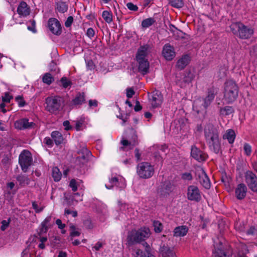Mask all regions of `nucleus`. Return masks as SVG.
Listing matches in <instances>:
<instances>
[{"instance_id": "obj_29", "label": "nucleus", "mask_w": 257, "mask_h": 257, "mask_svg": "<svg viewBox=\"0 0 257 257\" xmlns=\"http://www.w3.org/2000/svg\"><path fill=\"white\" fill-rule=\"evenodd\" d=\"M195 77V75L194 71L191 70L186 71L182 78V82L189 83L194 79Z\"/></svg>"}, {"instance_id": "obj_14", "label": "nucleus", "mask_w": 257, "mask_h": 257, "mask_svg": "<svg viewBox=\"0 0 257 257\" xmlns=\"http://www.w3.org/2000/svg\"><path fill=\"white\" fill-rule=\"evenodd\" d=\"M163 95L159 91H154L149 95V101L152 106L154 108L160 106L163 102Z\"/></svg>"}, {"instance_id": "obj_40", "label": "nucleus", "mask_w": 257, "mask_h": 257, "mask_svg": "<svg viewBox=\"0 0 257 257\" xmlns=\"http://www.w3.org/2000/svg\"><path fill=\"white\" fill-rule=\"evenodd\" d=\"M234 112V109L232 106H226L220 109V113L225 115H229Z\"/></svg>"}, {"instance_id": "obj_44", "label": "nucleus", "mask_w": 257, "mask_h": 257, "mask_svg": "<svg viewBox=\"0 0 257 257\" xmlns=\"http://www.w3.org/2000/svg\"><path fill=\"white\" fill-rule=\"evenodd\" d=\"M11 221V219L9 218L8 220H4L2 221V225L1 229L2 231H5L9 226Z\"/></svg>"}, {"instance_id": "obj_35", "label": "nucleus", "mask_w": 257, "mask_h": 257, "mask_svg": "<svg viewBox=\"0 0 257 257\" xmlns=\"http://www.w3.org/2000/svg\"><path fill=\"white\" fill-rule=\"evenodd\" d=\"M217 93V88H215L214 87H211V88H209L208 89L207 91V95L206 96L207 98H208V99H210L212 101L214 98V97L215 95Z\"/></svg>"}, {"instance_id": "obj_47", "label": "nucleus", "mask_w": 257, "mask_h": 257, "mask_svg": "<svg viewBox=\"0 0 257 257\" xmlns=\"http://www.w3.org/2000/svg\"><path fill=\"white\" fill-rule=\"evenodd\" d=\"M71 231L70 232V236L71 237L79 236L80 235V232L78 231L75 230V227L74 225L70 226Z\"/></svg>"}, {"instance_id": "obj_50", "label": "nucleus", "mask_w": 257, "mask_h": 257, "mask_svg": "<svg viewBox=\"0 0 257 257\" xmlns=\"http://www.w3.org/2000/svg\"><path fill=\"white\" fill-rule=\"evenodd\" d=\"M44 143L47 145L49 147H52L53 146V139L49 137H46L44 140Z\"/></svg>"}, {"instance_id": "obj_34", "label": "nucleus", "mask_w": 257, "mask_h": 257, "mask_svg": "<svg viewBox=\"0 0 257 257\" xmlns=\"http://www.w3.org/2000/svg\"><path fill=\"white\" fill-rule=\"evenodd\" d=\"M54 81V77L49 73H45L42 77V81L47 84L50 85Z\"/></svg>"}, {"instance_id": "obj_5", "label": "nucleus", "mask_w": 257, "mask_h": 257, "mask_svg": "<svg viewBox=\"0 0 257 257\" xmlns=\"http://www.w3.org/2000/svg\"><path fill=\"white\" fill-rule=\"evenodd\" d=\"M230 28L234 34H236L240 39H247L253 34V30L241 23H236L231 25Z\"/></svg>"}, {"instance_id": "obj_24", "label": "nucleus", "mask_w": 257, "mask_h": 257, "mask_svg": "<svg viewBox=\"0 0 257 257\" xmlns=\"http://www.w3.org/2000/svg\"><path fill=\"white\" fill-rule=\"evenodd\" d=\"M136 60L139 64V71L143 75L147 74L149 69V63L148 59Z\"/></svg>"}, {"instance_id": "obj_6", "label": "nucleus", "mask_w": 257, "mask_h": 257, "mask_svg": "<svg viewBox=\"0 0 257 257\" xmlns=\"http://www.w3.org/2000/svg\"><path fill=\"white\" fill-rule=\"evenodd\" d=\"M154 166L150 163L144 162L139 163L137 167V173L143 179L151 178L154 174Z\"/></svg>"}, {"instance_id": "obj_25", "label": "nucleus", "mask_w": 257, "mask_h": 257, "mask_svg": "<svg viewBox=\"0 0 257 257\" xmlns=\"http://www.w3.org/2000/svg\"><path fill=\"white\" fill-rule=\"evenodd\" d=\"M190 61V56L188 55H184L178 60L176 67L179 69L182 70L189 64Z\"/></svg>"}, {"instance_id": "obj_31", "label": "nucleus", "mask_w": 257, "mask_h": 257, "mask_svg": "<svg viewBox=\"0 0 257 257\" xmlns=\"http://www.w3.org/2000/svg\"><path fill=\"white\" fill-rule=\"evenodd\" d=\"M85 95L84 92L78 93L75 97L73 99L72 102L75 105H81L85 101Z\"/></svg>"}, {"instance_id": "obj_54", "label": "nucleus", "mask_w": 257, "mask_h": 257, "mask_svg": "<svg viewBox=\"0 0 257 257\" xmlns=\"http://www.w3.org/2000/svg\"><path fill=\"white\" fill-rule=\"evenodd\" d=\"M16 100L18 102L19 105L23 107L25 105V101L24 100L23 97L21 96H18L16 97Z\"/></svg>"}, {"instance_id": "obj_15", "label": "nucleus", "mask_w": 257, "mask_h": 257, "mask_svg": "<svg viewBox=\"0 0 257 257\" xmlns=\"http://www.w3.org/2000/svg\"><path fill=\"white\" fill-rule=\"evenodd\" d=\"M35 125L33 122H29L27 118H22L15 121V126L19 130L30 129Z\"/></svg>"}, {"instance_id": "obj_55", "label": "nucleus", "mask_w": 257, "mask_h": 257, "mask_svg": "<svg viewBox=\"0 0 257 257\" xmlns=\"http://www.w3.org/2000/svg\"><path fill=\"white\" fill-rule=\"evenodd\" d=\"M41 228L40 231L38 232V235H42L43 233H46L48 229V226H43L41 225Z\"/></svg>"}, {"instance_id": "obj_42", "label": "nucleus", "mask_w": 257, "mask_h": 257, "mask_svg": "<svg viewBox=\"0 0 257 257\" xmlns=\"http://www.w3.org/2000/svg\"><path fill=\"white\" fill-rule=\"evenodd\" d=\"M153 226L156 233H160L163 230V225L159 221H154Z\"/></svg>"}, {"instance_id": "obj_46", "label": "nucleus", "mask_w": 257, "mask_h": 257, "mask_svg": "<svg viewBox=\"0 0 257 257\" xmlns=\"http://www.w3.org/2000/svg\"><path fill=\"white\" fill-rule=\"evenodd\" d=\"M243 150L246 155L250 156L251 153V147L249 144L247 143L244 144L243 146Z\"/></svg>"}, {"instance_id": "obj_60", "label": "nucleus", "mask_w": 257, "mask_h": 257, "mask_svg": "<svg viewBox=\"0 0 257 257\" xmlns=\"http://www.w3.org/2000/svg\"><path fill=\"white\" fill-rule=\"evenodd\" d=\"M63 125L65 127L66 131H69L72 128V127L70 124V122L68 120H65L63 122Z\"/></svg>"}, {"instance_id": "obj_21", "label": "nucleus", "mask_w": 257, "mask_h": 257, "mask_svg": "<svg viewBox=\"0 0 257 257\" xmlns=\"http://www.w3.org/2000/svg\"><path fill=\"white\" fill-rule=\"evenodd\" d=\"M246 192V186L243 183H240L237 186L235 189V195L237 199L242 200L245 197Z\"/></svg>"}, {"instance_id": "obj_23", "label": "nucleus", "mask_w": 257, "mask_h": 257, "mask_svg": "<svg viewBox=\"0 0 257 257\" xmlns=\"http://www.w3.org/2000/svg\"><path fill=\"white\" fill-rule=\"evenodd\" d=\"M159 251L162 257H176L174 250L164 244L161 246Z\"/></svg>"}, {"instance_id": "obj_19", "label": "nucleus", "mask_w": 257, "mask_h": 257, "mask_svg": "<svg viewBox=\"0 0 257 257\" xmlns=\"http://www.w3.org/2000/svg\"><path fill=\"white\" fill-rule=\"evenodd\" d=\"M150 48L148 45L141 46L136 54V60L147 59L146 57L150 53Z\"/></svg>"}, {"instance_id": "obj_10", "label": "nucleus", "mask_w": 257, "mask_h": 257, "mask_svg": "<svg viewBox=\"0 0 257 257\" xmlns=\"http://www.w3.org/2000/svg\"><path fill=\"white\" fill-rule=\"evenodd\" d=\"M187 198L190 201L199 202L201 200V196L199 188L194 185L189 186L187 188Z\"/></svg>"}, {"instance_id": "obj_48", "label": "nucleus", "mask_w": 257, "mask_h": 257, "mask_svg": "<svg viewBox=\"0 0 257 257\" xmlns=\"http://www.w3.org/2000/svg\"><path fill=\"white\" fill-rule=\"evenodd\" d=\"M156 148L158 150V151H159L161 153H163L165 155L166 154L168 150V146H167L166 145L156 147Z\"/></svg>"}, {"instance_id": "obj_33", "label": "nucleus", "mask_w": 257, "mask_h": 257, "mask_svg": "<svg viewBox=\"0 0 257 257\" xmlns=\"http://www.w3.org/2000/svg\"><path fill=\"white\" fill-rule=\"evenodd\" d=\"M52 176L55 182H58L61 180L62 173L58 167H55L52 168Z\"/></svg>"}, {"instance_id": "obj_63", "label": "nucleus", "mask_w": 257, "mask_h": 257, "mask_svg": "<svg viewBox=\"0 0 257 257\" xmlns=\"http://www.w3.org/2000/svg\"><path fill=\"white\" fill-rule=\"evenodd\" d=\"M98 101L96 100H92L90 99L89 100V106L90 107H96L97 106Z\"/></svg>"}, {"instance_id": "obj_3", "label": "nucleus", "mask_w": 257, "mask_h": 257, "mask_svg": "<svg viewBox=\"0 0 257 257\" xmlns=\"http://www.w3.org/2000/svg\"><path fill=\"white\" fill-rule=\"evenodd\" d=\"M45 110L51 113L57 114L65 105L64 98L60 96H51L45 99Z\"/></svg>"}, {"instance_id": "obj_11", "label": "nucleus", "mask_w": 257, "mask_h": 257, "mask_svg": "<svg viewBox=\"0 0 257 257\" xmlns=\"http://www.w3.org/2000/svg\"><path fill=\"white\" fill-rule=\"evenodd\" d=\"M245 182L249 188L253 192L257 191V177L251 171H247L244 174Z\"/></svg>"}, {"instance_id": "obj_37", "label": "nucleus", "mask_w": 257, "mask_h": 257, "mask_svg": "<svg viewBox=\"0 0 257 257\" xmlns=\"http://www.w3.org/2000/svg\"><path fill=\"white\" fill-rule=\"evenodd\" d=\"M169 4L174 8H181L184 6L183 0H168Z\"/></svg>"}, {"instance_id": "obj_36", "label": "nucleus", "mask_w": 257, "mask_h": 257, "mask_svg": "<svg viewBox=\"0 0 257 257\" xmlns=\"http://www.w3.org/2000/svg\"><path fill=\"white\" fill-rule=\"evenodd\" d=\"M102 17L104 21L108 24L112 21V14L110 11H103L102 14Z\"/></svg>"}, {"instance_id": "obj_26", "label": "nucleus", "mask_w": 257, "mask_h": 257, "mask_svg": "<svg viewBox=\"0 0 257 257\" xmlns=\"http://www.w3.org/2000/svg\"><path fill=\"white\" fill-rule=\"evenodd\" d=\"M188 228L186 226L182 225L176 227L174 230V236L176 237L184 236L188 232Z\"/></svg>"}, {"instance_id": "obj_12", "label": "nucleus", "mask_w": 257, "mask_h": 257, "mask_svg": "<svg viewBox=\"0 0 257 257\" xmlns=\"http://www.w3.org/2000/svg\"><path fill=\"white\" fill-rule=\"evenodd\" d=\"M78 154L79 156L76 158V162L80 166L87 163L92 156L91 152L84 147L78 151Z\"/></svg>"}, {"instance_id": "obj_13", "label": "nucleus", "mask_w": 257, "mask_h": 257, "mask_svg": "<svg viewBox=\"0 0 257 257\" xmlns=\"http://www.w3.org/2000/svg\"><path fill=\"white\" fill-rule=\"evenodd\" d=\"M49 30L54 35L59 36L62 33V28L60 22L55 18H50L48 22Z\"/></svg>"}, {"instance_id": "obj_28", "label": "nucleus", "mask_w": 257, "mask_h": 257, "mask_svg": "<svg viewBox=\"0 0 257 257\" xmlns=\"http://www.w3.org/2000/svg\"><path fill=\"white\" fill-rule=\"evenodd\" d=\"M16 179L19 182V185L22 187L28 185L30 182V179L28 176L22 174L18 175L16 177Z\"/></svg>"}, {"instance_id": "obj_18", "label": "nucleus", "mask_w": 257, "mask_h": 257, "mask_svg": "<svg viewBox=\"0 0 257 257\" xmlns=\"http://www.w3.org/2000/svg\"><path fill=\"white\" fill-rule=\"evenodd\" d=\"M174 189V186L173 184L170 182H166L159 189L158 191L162 196L167 197L173 191Z\"/></svg>"}, {"instance_id": "obj_62", "label": "nucleus", "mask_w": 257, "mask_h": 257, "mask_svg": "<svg viewBox=\"0 0 257 257\" xmlns=\"http://www.w3.org/2000/svg\"><path fill=\"white\" fill-rule=\"evenodd\" d=\"M32 206H33V209H34L35 210V211L37 213L40 212L43 210V208H39L38 207V204H37V203L36 202H33L32 203Z\"/></svg>"}, {"instance_id": "obj_57", "label": "nucleus", "mask_w": 257, "mask_h": 257, "mask_svg": "<svg viewBox=\"0 0 257 257\" xmlns=\"http://www.w3.org/2000/svg\"><path fill=\"white\" fill-rule=\"evenodd\" d=\"M94 31L92 28H88L87 30L86 35L87 36L90 38H92L94 36Z\"/></svg>"}, {"instance_id": "obj_27", "label": "nucleus", "mask_w": 257, "mask_h": 257, "mask_svg": "<svg viewBox=\"0 0 257 257\" xmlns=\"http://www.w3.org/2000/svg\"><path fill=\"white\" fill-rule=\"evenodd\" d=\"M235 133L232 129L227 130L222 136L223 140H227L229 144H232L235 138Z\"/></svg>"}, {"instance_id": "obj_61", "label": "nucleus", "mask_w": 257, "mask_h": 257, "mask_svg": "<svg viewBox=\"0 0 257 257\" xmlns=\"http://www.w3.org/2000/svg\"><path fill=\"white\" fill-rule=\"evenodd\" d=\"M65 214H72L73 217H75L77 216V212L76 211H71L69 209H65Z\"/></svg>"}, {"instance_id": "obj_7", "label": "nucleus", "mask_w": 257, "mask_h": 257, "mask_svg": "<svg viewBox=\"0 0 257 257\" xmlns=\"http://www.w3.org/2000/svg\"><path fill=\"white\" fill-rule=\"evenodd\" d=\"M213 255L214 257H231L232 254V250L228 248L224 249L222 241L219 238L214 241Z\"/></svg>"}, {"instance_id": "obj_32", "label": "nucleus", "mask_w": 257, "mask_h": 257, "mask_svg": "<svg viewBox=\"0 0 257 257\" xmlns=\"http://www.w3.org/2000/svg\"><path fill=\"white\" fill-rule=\"evenodd\" d=\"M133 255L134 257H155L151 252H144L139 248L134 249Z\"/></svg>"}, {"instance_id": "obj_39", "label": "nucleus", "mask_w": 257, "mask_h": 257, "mask_svg": "<svg viewBox=\"0 0 257 257\" xmlns=\"http://www.w3.org/2000/svg\"><path fill=\"white\" fill-rule=\"evenodd\" d=\"M155 22V20L154 18H149L144 20L142 22V26L143 28H148L152 26Z\"/></svg>"}, {"instance_id": "obj_2", "label": "nucleus", "mask_w": 257, "mask_h": 257, "mask_svg": "<svg viewBox=\"0 0 257 257\" xmlns=\"http://www.w3.org/2000/svg\"><path fill=\"white\" fill-rule=\"evenodd\" d=\"M151 231L148 227H142L138 230H133L127 235L126 240L129 245L141 243L149 237Z\"/></svg>"}, {"instance_id": "obj_30", "label": "nucleus", "mask_w": 257, "mask_h": 257, "mask_svg": "<svg viewBox=\"0 0 257 257\" xmlns=\"http://www.w3.org/2000/svg\"><path fill=\"white\" fill-rule=\"evenodd\" d=\"M51 136L57 146L63 143V137L60 132L56 131H53L52 132Z\"/></svg>"}, {"instance_id": "obj_4", "label": "nucleus", "mask_w": 257, "mask_h": 257, "mask_svg": "<svg viewBox=\"0 0 257 257\" xmlns=\"http://www.w3.org/2000/svg\"><path fill=\"white\" fill-rule=\"evenodd\" d=\"M239 87L232 80H227L224 85V99L227 103L234 101L238 97Z\"/></svg>"}, {"instance_id": "obj_59", "label": "nucleus", "mask_w": 257, "mask_h": 257, "mask_svg": "<svg viewBox=\"0 0 257 257\" xmlns=\"http://www.w3.org/2000/svg\"><path fill=\"white\" fill-rule=\"evenodd\" d=\"M156 151L154 152V155L155 158L158 161H160L162 159V153L156 148Z\"/></svg>"}, {"instance_id": "obj_52", "label": "nucleus", "mask_w": 257, "mask_h": 257, "mask_svg": "<svg viewBox=\"0 0 257 257\" xmlns=\"http://www.w3.org/2000/svg\"><path fill=\"white\" fill-rule=\"evenodd\" d=\"M84 121L83 119H80L76 121L75 128L77 131H80L82 129V127L84 124Z\"/></svg>"}, {"instance_id": "obj_56", "label": "nucleus", "mask_w": 257, "mask_h": 257, "mask_svg": "<svg viewBox=\"0 0 257 257\" xmlns=\"http://www.w3.org/2000/svg\"><path fill=\"white\" fill-rule=\"evenodd\" d=\"M182 178L184 180H191L192 179V177L191 173H185L182 174Z\"/></svg>"}, {"instance_id": "obj_38", "label": "nucleus", "mask_w": 257, "mask_h": 257, "mask_svg": "<svg viewBox=\"0 0 257 257\" xmlns=\"http://www.w3.org/2000/svg\"><path fill=\"white\" fill-rule=\"evenodd\" d=\"M57 9L59 12L64 13L68 10V6L66 3L60 2L57 3Z\"/></svg>"}, {"instance_id": "obj_41", "label": "nucleus", "mask_w": 257, "mask_h": 257, "mask_svg": "<svg viewBox=\"0 0 257 257\" xmlns=\"http://www.w3.org/2000/svg\"><path fill=\"white\" fill-rule=\"evenodd\" d=\"M61 85L64 88H67L72 85V82L67 77H63L60 81Z\"/></svg>"}, {"instance_id": "obj_20", "label": "nucleus", "mask_w": 257, "mask_h": 257, "mask_svg": "<svg viewBox=\"0 0 257 257\" xmlns=\"http://www.w3.org/2000/svg\"><path fill=\"white\" fill-rule=\"evenodd\" d=\"M162 54L167 60H172L175 56V53L173 47L169 44H166L163 49Z\"/></svg>"}, {"instance_id": "obj_43", "label": "nucleus", "mask_w": 257, "mask_h": 257, "mask_svg": "<svg viewBox=\"0 0 257 257\" xmlns=\"http://www.w3.org/2000/svg\"><path fill=\"white\" fill-rule=\"evenodd\" d=\"M235 228L241 232L245 231V226L243 222L237 221L234 225Z\"/></svg>"}, {"instance_id": "obj_64", "label": "nucleus", "mask_w": 257, "mask_h": 257, "mask_svg": "<svg viewBox=\"0 0 257 257\" xmlns=\"http://www.w3.org/2000/svg\"><path fill=\"white\" fill-rule=\"evenodd\" d=\"M135 92L132 88H128L126 90V96L131 98L134 95Z\"/></svg>"}, {"instance_id": "obj_22", "label": "nucleus", "mask_w": 257, "mask_h": 257, "mask_svg": "<svg viewBox=\"0 0 257 257\" xmlns=\"http://www.w3.org/2000/svg\"><path fill=\"white\" fill-rule=\"evenodd\" d=\"M17 12L21 17H25L30 15V9L26 2H22L18 7Z\"/></svg>"}, {"instance_id": "obj_17", "label": "nucleus", "mask_w": 257, "mask_h": 257, "mask_svg": "<svg viewBox=\"0 0 257 257\" xmlns=\"http://www.w3.org/2000/svg\"><path fill=\"white\" fill-rule=\"evenodd\" d=\"M130 133H131L132 136V140H133V144L130 141H128L126 140H122L121 141V144L123 146V147H121L120 149L122 150H125V148L126 147H128V149H132L136 145V140H137V136L136 134V131L133 129L131 128L130 130Z\"/></svg>"}, {"instance_id": "obj_49", "label": "nucleus", "mask_w": 257, "mask_h": 257, "mask_svg": "<svg viewBox=\"0 0 257 257\" xmlns=\"http://www.w3.org/2000/svg\"><path fill=\"white\" fill-rule=\"evenodd\" d=\"M70 187L72 188L73 192H75L77 190V183L75 179H72L70 182Z\"/></svg>"}, {"instance_id": "obj_51", "label": "nucleus", "mask_w": 257, "mask_h": 257, "mask_svg": "<svg viewBox=\"0 0 257 257\" xmlns=\"http://www.w3.org/2000/svg\"><path fill=\"white\" fill-rule=\"evenodd\" d=\"M126 7L131 11H137L138 10V7L137 5H134L132 3H128L126 4Z\"/></svg>"}, {"instance_id": "obj_45", "label": "nucleus", "mask_w": 257, "mask_h": 257, "mask_svg": "<svg viewBox=\"0 0 257 257\" xmlns=\"http://www.w3.org/2000/svg\"><path fill=\"white\" fill-rule=\"evenodd\" d=\"M109 182L111 184L110 185L108 186L107 185H105V187L109 189H111L113 187V186L116 185L117 184V183H118V179L116 177H113L110 180Z\"/></svg>"}, {"instance_id": "obj_53", "label": "nucleus", "mask_w": 257, "mask_h": 257, "mask_svg": "<svg viewBox=\"0 0 257 257\" xmlns=\"http://www.w3.org/2000/svg\"><path fill=\"white\" fill-rule=\"evenodd\" d=\"M12 97L9 95L8 92H6L5 96L2 97V100L4 102L9 103Z\"/></svg>"}, {"instance_id": "obj_8", "label": "nucleus", "mask_w": 257, "mask_h": 257, "mask_svg": "<svg viewBox=\"0 0 257 257\" xmlns=\"http://www.w3.org/2000/svg\"><path fill=\"white\" fill-rule=\"evenodd\" d=\"M32 161L31 153L29 151L24 150L22 152L19 156V163L23 172H27L32 164Z\"/></svg>"}, {"instance_id": "obj_16", "label": "nucleus", "mask_w": 257, "mask_h": 257, "mask_svg": "<svg viewBox=\"0 0 257 257\" xmlns=\"http://www.w3.org/2000/svg\"><path fill=\"white\" fill-rule=\"evenodd\" d=\"M191 156L198 162L206 160L207 155L195 146H192L191 152Z\"/></svg>"}, {"instance_id": "obj_58", "label": "nucleus", "mask_w": 257, "mask_h": 257, "mask_svg": "<svg viewBox=\"0 0 257 257\" xmlns=\"http://www.w3.org/2000/svg\"><path fill=\"white\" fill-rule=\"evenodd\" d=\"M73 21V18L72 16L69 17L65 23V25L66 27H69L72 25Z\"/></svg>"}, {"instance_id": "obj_1", "label": "nucleus", "mask_w": 257, "mask_h": 257, "mask_svg": "<svg viewBox=\"0 0 257 257\" xmlns=\"http://www.w3.org/2000/svg\"><path fill=\"white\" fill-rule=\"evenodd\" d=\"M204 137L209 149L218 154L221 151L219 133L217 128L212 124H206L204 130Z\"/></svg>"}, {"instance_id": "obj_9", "label": "nucleus", "mask_w": 257, "mask_h": 257, "mask_svg": "<svg viewBox=\"0 0 257 257\" xmlns=\"http://www.w3.org/2000/svg\"><path fill=\"white\" fill-rule=\"evenodd\" d=\"M195 175L196 179L200 182L201 185H202L206 189L210 188V180L205 172L204 170L202 168H197L196 170Z\"/></svg>"}]
</instances>
